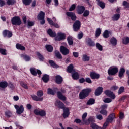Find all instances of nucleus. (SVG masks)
<instances>
[{
  "instance_id": "1",
  "label": "nucleus",
  "mask_w": 129,
  "mask_h": 129,
  "mask_svg": "<svg viewBox=\"0 0 129 129\" xmlns=\"http://www.w3.org/2000/svg\"><path fill=\"white\" fill-rule=\"evenodd\" d=\"M11 23L12 25L20 26V25L22 24V21H21V18H20L19 16H15L12 18Z\"/></svg>"
},
{
  "instance_id": "2",
  "label": "nucleus",
  "mask_w": 129,
  "mask_h": 129,
  "mask_svg": "<svg viewBox=\"0 0 129 129\" xmlns=\"http://www.w3.org/2000/svg\"><path fill=\"white\" fill-rule=\"evenodd\" d=\"M118 72V68L116 66H112L108 70L109 75H115Z\"/></svg>"
},
{
  "instance_id": "3",
  "label": "nucleus",
  "mask_w": 129,
  "mask_h": 129,
  "mask_svg": "<svg viewBox=\"0 0 129 129\" xmlns=\"http://www.w3.org/2000/svg\"><path fill=\"white\" fill-rule=\"evenodd\" d=\"M35 114L40 116H46V111L40 109H35L34 110Z\"/></svg>"
},
{
  "instance_id": "4",
  "label": "nucleus",
  "mask_w": 129,
  "mask_h": 129,
  "mask_svg": "<svg viewBox=\"0 0 129 129\" xmlns=\"http://www.w3.org/2000/svg\"><path fill=\"white\" fill-rule=\"evenodd\" d=\"M61 91V92H57V97L59 98V99H60V100L65 101V100H66V97H65V96L63 95V93H65V92H66V91H65V90L62 89Z\"/></svg>"
},
{
  "instance_id": "5",
  "label": "nucleus",
  "mask_w": 129,
  "mask_h": 129,
  "mask_svg": "<svg viewBox=\"0 0 129 129\" xmlns=\"http://www.w3.org/2000/svg\"><path fill=\"white\" fill-rule=\"evenodd\" d=\"M14 107L16 109V113L17 114H22L24 112V106L22 105L20 106L18 105H15Z\"/></svg>"
},
{
  "instance_id": "6",
  "label": "nucleus",
  "mask_w": 129,
  "mask_h": 129,
  "mask_svg": "<svg viewBox=\"0 0 129 129\" xmlns=\"http://www.w3.org/2000/svg\"><path fill=\"white\" fill-rule=\"evenodd\" d=\"M81 25V24L80 23V21H79V20L76 21L73 25L74 31H75V32H77V30L80 29Z\"/></svg>"
},
{
  "instance_id": "7",
  "label": "nucleus",
  "mask_w": 129,
  "mask_h": 129,
  "mask_svg": "<svg viewBox=\"0 0 129 129\" xmlns=\"http://www.w3.org/2000/svg\"><path fill=\"white\" fill-rule=\"evenodd\" d=\"M30 70L31 74L34 76L37 75V73L39 74V75H41V74H42V72H41V71L39 70L36 69V68H30Z\"/></svg>"
},
{
  "instance_id": "8",
  "label": "nucleus",
  "mask_w": 129,
  "mask_h": 129,
  "mask_svg": "<svg viewBox=\"0 0 129 129\" xmlns=\"http://www.w3.org/2000/svg\"><path fill=\"white\" fill-rule=\"evenodd\" d=\"M66 36L64 33H59L57 36L55 37L56 41H62V40H65Z\"/></svg>"
},
{
  "instance_id": "9",
  "label": "nucleus",
  "mask_w": 129,
  "mask_h": 129,
  "mask_svg": "<svg viewBox=\"0 0 129 129\" xmlns=\"http://www.w3.org/2000/svg\"><path fill=\"white\" fill-rule=\"evenodd\" d=\"M105 94L107 95V96H108L109 97H110L112 99H115V95L113 94V92L109 90H106L104 92Z\"/></svg>"
},
{
  "instance_id": "10",
  "label": "nucleus",
  "mask_w": 129,
  "mask_h": 129,
  "mask_svg": "<svg viewBox=\"0 0 129 129\" xmlns=\"http://www.w3.org/2000/svg\"><path fill=\"white\" fill-rule=\"evenodd\" d=\"M55 105L58 108H60L61 109H63L65 108V105L62 102L60 101L59 100H57L55 102Z\"/></svg>"
},
{
  "instance_id": "11",
  "label": "nucleus",
  "mask_w": 129,
  "mask_h": 129,
  "mask_svg": "<svg viewBox=\"0 0 129 129\" xmlns=\"http://www.w3.org/2000/svg\"><path fill=\"white\" fill-rule=\"evenodd\" d=\"M103 91V88L101 87H98L95 91V95L96 96H99Z\"/></svg>"
},
{
  "instance_id": "12",
  "label": "nucleus",
  "mask_w": 129,
  "mask_h": 129,
  "mask_svg": "<svg viewBox=\"0 0 129 129\" xmlns=\"http://www.w3.org/2000/svg\"><path fill=\"white\" fill-rule=\"evenodd\" d=\"M66 15L68 16V17L71 18L72 21H75V20H76V15H75V13L73 12H68L66 13Z\"/></svg>"
},
{
  "instance_id": "13",
  "label": "nucleus",
  "mask_w": 129,
  "mask_h": 129,
  "mask_svg": "<svg viewBox=\"0 0 129 129\" xmlns=\"http://www.w3.org/2000/svg\"><path fill=\"white\" fill-rule=\"evenodd\" d=\"M3 36L4 37H8V38H11L13 36V33H12V32L5 30L3 31Z\"/></svg>"
},
{
  "instance_id": "14",
  "label": "nucleus",
  "mask_w": 129,
  "mask_h": 129,
  "mask_svg": "<svg viewBox=\"0 0 129 129\" xmlns=\"http://www.w3.org/2000/svg\"><path fill=\"white\" fill-rule=\"evenodd\" d=\"M78 9H77V12L78 14L79 15H81V14H83V12L85 11V7L83 6H78L77 7Z\"/></svg>"
},
{
  "instance_id": "15",
  "label": "nucleus",
  "mask_w": 129,
  "mask_h": 129,
  "mask_svg": "<svg viewBox=\"0 0 129 129\" xmlns=\"http://www.w3.org/2000/svg\"><path fill=\"white\" fill-rule=\"evenodd\" d=\"M90 77L92 79H98L100 77V75L99 74L92 72L90 74Z\"/></svg>"
},
{
  "instance_id": "16",
  "label": "nucleus",
  "mask_w": 129,
  "mask_h": 129,
  "mask_svg": "<svg viewBox=\"0 0 129 129\" xmlns=\"http://www.w3.org/2000/svg\"><path fill=\"white\" fill-rule=\"evenodd\" d=\"M60 51L63 55H68V54H69V50L64 46L60 47Z\"/></svg>"
},
{
  "instance_id": "17",
  "label": "nucleus",
  "mask_w": 129,
  "mask_h": 129,
  "mask_svg": "<svg viewBox=\"0 0 129 129\" xmlns=\"http://www.w3.org/2000/svg\"><path fill=\"white\" fill-rule=\"evenodd\" d=\"M56 91H58V88H54L53 90L49 88L47 90V93L48 94H51V95H55V93H56Z\"/></svg>"
},
{
  "instance_id": "18",
  "label": "nucleus",
  "mask_w": 129,
  "mask_h": 129,
  "mask_svg": "<svg viewBox=\"0 0 129 129\" xmlns=\"http://www.w3.org/2000/svg\"><path fill=\"white\" fill-rule=\"evenodd\" d=\"M86 43L87 45H88V46H90V47H93V46L95 45L94 42L92 41L90 38H87L86 39Z\"/></svg>"
},
{
  "instance_id": "19",
  "label": "nucleus",
  "mask_w": 129,
  "mask_h": 129,
  "mask_svg": "<svg viewBox=\"0 0 129 129\" xmlns=\"http://www.w3.org/2000/svg\"><path fill=\"white\" fill-rule=\"evenodd\" d=\"M62 81L63 79L62 78V77H61L60 75H57L55 76V82H56L57 84H61Z\"/></svg>"
},
{
  "instance_id": "20",
  "label": "nucleus",
  "mask_w": 129,
  "mask_h": 129,
  "mask_svg": "<svg viewBox=\"0 0 129 129\" xmlns=\"http://www.w3.org/2000/svg\"><path fill=\"white\" fill-rule=\"evenodd\" d=\"M63 109V113L62 114L64 118H66V117H68V115H69V109L68 108H64Z\"/></svg>"
},
{
  "instance_id": "21",
  "label": "nucleus",
  "mask_w": 129,
  "mask_h": 129,
  "mask_svg": "<svg viewBox=\"0 0 129 129\" xmlns=\"http://www.w3.org/2000/svg\"><path fill=\"white\" fill-rule=\"evenodd\" d=\"M20 57L21 58H23V59H24L26 61V62H29V61L31 60V57H30L29 55L22 54L20 55Z\"/></svg>"
},
{
  "instance_id": "22",
  "label": "nucleus",
  "mask_w": 129,
  "mask_h": 129,
  "mask_svg": "<svg viewBox=\"0 0 129 129\" xmlns=\"http://www.w3.org/2000/svg\"><path fill=\"white\" fill-rule=\"evenodd\" d=\"M31 97L32 99L35 101H43V100L44 99L43 98H39L36 95H31Z\"/></svg>"
},
{
  "instance_id": "23",
  "label": "nucleus",
  "mask_w": 129,
  "mask_h": 129,
  "mask_svg": "<svg viewBox=\"0 0 129 129\" xmlns=\"http://www.w3.org/2000/svg\"><path fill=\"white\" fill-rule=\"evenodd\" d=\"M72 76L74 80H77V79H79V74L75 71L72 73Z\"/></svg>"
},
{
  "instance_id": "24",
  "label": "nucleus",
  "mask_w": 129,
  "mask_h": 129,
  "mask_svg": "<svg viewBox=\"0 0 129 129\" xmlns=\"http://www.w3.org/2000/svg\"><path fill=\"white\" fill-rule=\"evenodd\" d=\"M67 71L68 72H69V73H72V74L74 72H75V70L73 69V65L72 64H70L68 67Z\"/></svg>"
},
{
  "instance_id": "25",
  "label": "nucleus",
  "mask_w": 129,
  "mask_h": 129,
  "mask_svg": "<svg viewBox=\"0 0 129 129\" xmlns=\"http://www.w3.org/2000/svg\"><path fill=\"white\" fill-rule=\"evenodd\" d=\"M86 116H87V113H84L82 116V122L85 124V123H87Z\"/></svg>"
},
{
  "instance_id": "26",
  "label": "nucleus",
  "mask_w": 129,
  "mask_h": 129,
  "mask_svg": "<svg viewBox=\"0 0 129 129\" xmlns=\"http://www.w3.org/2000/svg\"><path fill=\"white\" fill-rule=\"evenodd\" d=\"M37 18L38 20H44L45 19V12L40 11Z\"/></svg>"
},
{
  "instance_id": "27",
  "label": "nucleus",
  "mask_w": 129,
  "mask_h": 129,
  "mask_svg": "<svg viewBox=\"0 0 129 129\" xmlns=\"http://www.w3.org/2000/svg\"><path fill=\"white\" fill-rule=\"evenodd\" d=\"M97 5L100 7L102 9H104L105 8V3L103 2L102 1L100 0H96Z\"/></svg>"
},
{
  "instance_id": "28",
  "label": "nucleus",
  "mask_w": 129,
  "mask_h": 129,
  "mask_svg": "<svg viewBox=\"0 0 129 129\" xmlns=\"http://www.w3.org/2000/svg\"><path fill=\"white\" fill-rule=\"evenodd\" d=\"M47 33L50 37H52V38H54V37H56V33L55 32L53 31L52 29H49L47 31Z\"/></svg>"
},
{
  "instance_id": "29",
  "label": "nucleus",
  "mask_w": 129,
  "mask_h": 129,
  "mask_svg": "<svg viewBox=\"0 0 129 129\" xmlns=\"http://www.w3.org/2000/svg\"><path fill=\"white\" fill-rule=\"evenodd\" d=\"M114 118H115V115L114 114H111L108 116V118L107 119V120L109 122H112Z\"/></svg>"
},
{
  "instance_id": "30",
  "label": "nucleus",
  "mask_w": 129,
  "mask_h": 129,
  "mask_svg": "<svg viewBox=\"0 0 129 129\" xmlns=\"http://www.w3.org/2000/svg\"><path fill=\"white\" fill-rule=\"evenodd\" d=\"M124 72H125V69H124V68H122L120 69L119 71V77H120V78H122L124 74Z\"/></svg>"
},
{
  "instance_id": "31",
  "label": "nucleus",
  "mask_w": 129,
  "mask_h": 129,
  "mask_svg": "<svg viewBox=\"0 0 129 129\" xmlns=\"http://www.w3.org/2000/svg\"><path fill=\"white\" fill-rule=\"evenodd\" d=\"M110 42L112 46H116V45H117V40L115 38H112L110 39Z\"/></svg>"
},
{
  "instance_id": "32",
  "label": "nucleus",
  "mask_w": 129,
  "mask_h": 129,
  "mask_svg": "<svg viewBox=\"0 0 129 129\" xmlns=\"http://www.w3.org/2000/svg\"><path fill=\"white\" fill-rule=\"evenodd\" d=\"M90 59V57L86 54H83L82 56V61L84 62H88Z\"/></svg>"
},
{
  "instance_id": "33",
  "label": "nucleus",
  "mask_w": 129,
  "mask_h": 129,
  "mask_svg": "<svg viewBox=\"0 0 129 129\" xmlns=\"http://www.w3.org/2000/svg\"><path fill=\"white\" fill-rule=\"evenodd\" d=\"M16 48L17 50H21V51H24L26 49L23 46L19 43L16 44Z\"/></svg>"
},
{
  "instance_id": "34",
  "label": "nucleus",
  "mask_w": 129,
  "mask_h": 129,
  "mask_svg": "<svg viewBox=\"0 0 129 129\" xmlns=\"http://www.w3.org/2000/svg\"><path fill=\"white\" fill-rule=\"evenodd\" d=\"M8 87V82L6 81H3L0 82V87L1 88H6Z\"/></svg>"
},
{
  "instance_id": "35",
  "label": "nucleus",
  "mask_w": 129,
  "mask_h": 129,
  "mask_svg": "<svg viewBox=\"0 0 129 129\" xmlns=\"http://www.w3.org/2000/svg\"><path fill=\"white\" fill-rule=\"evenodd\" d=\"M92 90L90 88L84 89L82 90L83 92H84L85 94L88 96V95L91 92Z\"/></svg>"
},
{
  "instance_id": "36",
  "label": "nucleus",
  "mask_w": 129,
  "mask_h": 129,
  "mask_svg": "<svg viewBox=\"0 0 129 129\" xmlns=\"http://www.w3.org/2000/svg\"><path fill=\"white\" fill-rule=\"evenodd\" d=\"M119 18H120V15L119 14H116L112 17L113 21H118Z\"/></svg>"
},
{
  "instance_id": "37",
  "label": "nucleus",
  "mask_w": 129,
  "mask_h": 129,
  "mask_svg": "<svg viewBox=\"0 0 129 129\" xmlns=\"http://www.w3.org/2000/svg\"><path fill=\"white\" fill-rule=\"evenodd\" d=\"M122 43L124 45H127L129 44V37H124L122 39Z\"/></svg>"
},
{
  "instance_id": "38",
  "label": "nucleus",
  "mask_w": 129,
  "mask_h": 129,
  "mask_svg": "<svg viewBox=\"0 0 129 129\" xmlns=\"http://www.w3.org/2000/svg\"><path fill=\"white\" fill-rule=\"evenodd\" d=\"M67 41L70 46L73 45V39L72 38V37L71 36L68 37L67 38Z\"/></svg>"
},
{
  "instance_id": "39",
  "label": "nucleus",
  "mask_w": 129,
  "mask_h": 129,
  "mask_svg": "<svg viewBox=\"0 0 129 129\" xmlns=\"http://www.w3.org/2000/svg\"><path fill=\"white\" fill-rule=\"evenodd\" d=\"M49 78H50L49 75L45 74L42 77V80L44 81V82L47 83L48 82V81H49Z\"/></svg>"
},
{
  "instance_id": "40",
  "label": "nucleus",
  "mask_w": 129,
  "mask_h": 129,
  "mask_svg": "<svg viewBox=\"0 0 129 129\" xmlns=\"http://www.w3.org/2000/svg\"><path fill=\"white\" fill-rule=\"evenodd\" d=\"M95 102V100L94 99L91 98L87 101V105H92V104H94Z\"/></svg>"
},
{
  "instance_id": "41",
  "label": "nucleus",
  "mask_w": 129,
  "mask_h": 129,
  "mask_svg": "<svg viewBox=\"0 0 129 129\" xmlns=\"http://www.w3.org/2000/svg\"><path fill=\"white\" fill-rule=\"evenodd\" d=\"M79 97L80 99H83L85 98V97H87V96L85 94L84 92H83V91H82V92H81L79 94Z\"/></svg>"
},
{
  "instance_id": "42",
  "label": "nucleus",
  "mask_w": 129,
  "mask_h": 129,
  "mask_svg": "<svg viewBox=\"0 0 129 129\" xmlns=\"http://www.w3.org/2000/svg\"><path fill=\"white\" fill-rule=\"evenodd\" d=\"M96 47L97 49L99 50V51H103V47L102 46V45H101V44H99V43H97L96 44Z\"/></svg>"
},
{
  "instance_id": "43",
  "label": "nucleus",
  "mask_w": 129,
  "mask_h": 129,
  "mask_svg": "<svg viewBox=\"0 0 129 129\" xmlns=\"http://www.w3.org/2000/svg\"><path fill=\"white\" fill-rule=\"evenodd\" d=\"M49 63L50 65H51V66H52V67H53V68H58V67H59V66L56 64V63H55V62L53 60H49Z\"/></svg>"
},
{
  "instance_id": "44",
  "label": "nucleus",
  "mask_w": 129,
  "mask_h": 129,
  "mask_svg": "<svg viewBox=\"0 0 129 129\" xmlns=\"http://www.w3.org/2000/svg\"><path fill=\"white\" fill-rule=\"evenodd\" d=\"M100 34H101V29L100 28H97L95 32V36L97 37H99Z\"/></svg>"
},
{
  "instance_id": "45",
  "label": "nucleus",
  "mask_w": 129,
  "mask_h": 129,
  "mask_svg": "<svg viewBox=\"0 0 129 129\" xmlns=\"http://www.w3.org/2000/svg\"><path fill=\"white\" fill-rule=\"evenodd\" d=\"M104 38L107 39L109 37V31L108 30H105L103 34Z\"/></svg>"
},
{
  "instance_id": "46",
  "label": "nucleus",
  "mask_w": 129,
  "mask_h": 129,
  "mask_svg": "<svg viewBox=\"0 0 129 129\" xmlns=\"http://www.w3.org/2000/svg\"><path fill=\"white\" fill-rule=\"evenodd\" d=\"M46 48L48 52H52L53 51V46L50 45H46Z\"/></svg>"
},
{
  "instance_id": "47",
  "label": "nucleus",
  "mask_w": 129,
  "mask_h": 129,
  "mask_svg": "<svg viewBox=\"0 0 129 129\" xmlns=\"http://www.w3.org/2000/svg\"><path fill=\"white\" fill-rule=\"evenodd\" d=\"M7 4L8 6H11V5H14L16 1L15 0H6Z\"/></svg>"
},
{
  "instance_id": "48",
  "label": "nucleus",
  "mask_w": 129,
  "mask_h": 129,
  "mask_svg": "<svg viewBox=\"0 0 129 129\" xmlns=\"http://www.w3.org/2000/svg\"><path fill=\"white\" fill-rule=\"evenodd\" d=\"M5 115L7 117H11L13 115V114L11 111L8 110L5 112Z\"/></svg>"
},
{
  "instance_id": "49",
  "label": "nucleus",
  "mask_w": 129,
  "mask_h": 129,
  "mask_svg": "<svg viewBox=\"0 0 129 129\" xmlns=\"http://www.w3.org/2000/svg\"><path fill=\"white\" fill-rule=\"evenodd\" d=\"M37 95L38 97H42L44 95V92L42 90L38 91L37 93Z\"/></svg>"
},
{
  "instance_id": "50",
  "label": "nucleus",
  "mask_w": 129,
  "mask_h": 129,
  "mask_svg": "<svg viewBox=\"0 0 129 129\" xmlns=\"http://www.w3.org/2000/svg\"><path fill=\"white\" fill-rule=\"evenodd\" d=\"M37 55L40 61H44V57L40 52H37Z\"/></svg>"
},
{
  "instance_id": "51",
  "label": "nucleus",
  "mask_w": 129,
  "mask_h": 129,
  "mask_svg": "<svg viewBox=\"0 0 129 129\" xmlns=\"http://www.w3.org/2000/svg\"><path fill=\"white\" fill-rule=\"evenodd\" d=\"M32 2V0H23V3L26 6H28Z\"/></svg>"
},
{
  "instance_id": "52",
  "label": "nucleus",
  "mask_w": 129,
  "mask_h": 129,
  "mask_svg": "<svg viewBox=\"0 0 129 129\" xmlns=\"http://www.w3.org/2000/svg\"><path fill=\"white\" fill-rule=\"evenodd\" d=\"M101 114L106 116L107 115V111L105 109H101L100 111Z\"/></svg>"
},
{
  "instance_id": "53",
  "label": "nucleus",
  "mask_w": 129,
  "mask_h": 129,
  "mask_svg": "<svg viewBox=\"0 0 129 129\" xmlns=\"http://www.w3.org/2000/svg\"><path fill=\"white\" fill-rule=\"evenodd\" d=\"M87 123H85V124H89L90 122H93V121H94V119L90 117L88 119H87Z\"/></svg>"
},
{
  "instance_id": "54",
  "label": "nucleus",
  "mask_w": 129,
  "mask_h": 129,
  "mask_svg": "<svg viewBox=\"0 0 129 129\" xmlns=\"http://www.w3.org/2000/svg\"><path fill=\"white\" fill-rule=\"evenodd\" d=\"M103 101H104L105 103H110V102L112 101V100H111L110 98H107L104 99Z\"/></svg>"
},
{
  "instance_id": "55",
  "label": "nucleus",
  "mask_w": 129,
  "mask_h": 129,
  "mask_svg": "<svg viewBox=\"0 0 129 129\" xmlns=\"http://www.w3.org/2000/svg\"><path fill=\"white\" fill-rule=\"evenodd\" d=\"M55 56L57 58H58V59H62V56L59 51H55Z\"/></svg>"
},
{
  "instance_id": "56",
  "label": "nucleus",
  "mask_w": 129,
  "mask_h": 129,
  "mask_svg": "<svg viewBox=\"0 0 129 129\" xmlns=\"http://www.w3.org/2000/svg\"><path fill=\"white\" fill-rule=\"evenodd\" d=\"M123 6L127 9H129V3L127 2L124 1L123 2Z\"/></svg>"
},
{
  "instance_id": "57",
  "label": "nucleus",
  "mask_w": 129,
  "mask_h": 129,
  "mask_svg": "<svg viewBox=\"0 0 129 129\" xmlns=\"http://www.w3.org/2000/svg\"><path fill=\"white\" fill-rule=\"evenodd\" d=\"M124 92V87H121L118 91V94H121L122 92Z\"/></svg>"
},
{
  "instance_id": "58",
  "label": "nucleus",
  "mask_w": 129,
  "mask_h": 129,
  "mask_svg": "<svg viewBox=\"0 0 129 129\" xmlns=\"http://www.w3.org/2000/svg\"><path fill=\"white\" fill-rule=\"evenodd\" d=\"M91 127H92V128L93 129H97L98 127V126H97V125H96L94 123H92L91 124Z\"/></svg>"
},
{
  "instance_id": "59",
  "label": "nucleus",
  "mask_w": 129,
  "mask_h": 129,
  "mask_svg": "<svg viewBox=\"0 0 129 129\" xmlns=\"http://www.w3.org/2000/svg\"><path fill=\"white\" fill-rule=\"evenodd\" d=\"M0 53L2 55H7V53H6V49L0 48Z\"/></svg>"
},
{
  "instance_id": "60",
  "label": "nucleus",
  "mask_w": 129,
  "mask_h": 129,
  "mask_svg": "<svg viewBox=\"0 0 129 129\" xmlns=\"http://www.w3.org/2000/svg\"><path fill=\"white\" fill-rule=\"evenodd\" d=\"M76 6L75 4H73L71 6V8L69 9L70 12H72V11H74L75 10Z\"/></svg>"
},
{
  "instance_id": "61",
  "label": "nucleus",
  "mask_w": 129,
  "mask_h": 129,
  "mask_svg": "<svg viewBox=\"0 0 129 129\" xmlns=\"http://www.w3.org/2000/svg\"><path fill=\"white\" fill-rule=\"evenodd\" d=\"M89 15V11L88 10L85 11L83 14L84 17H87Z\"/></svg>"
},
{
  "instance_id": "62",
  "label": "nucleus",
  "mask_w": 129,
  "mask_h": 129,
  "mask_svg": "<svg viewBox=\"0 0 129 129\" xmlns=\"http://www.w3.org/2000/svg\"><path fill=\"white\" fill-rule=\"evenodd\" d=\"M96 118H97V119H99V120H102V119H103V117H102V115L99 114L96 115Z\"/></svg>"
},
{
  "instance_id": "63",
  "label": "nucleus",
  "mask_w": 129,
  "mask_h": 129,
  "mask_svg": "<svg viewBox=\"0 0 129 129\" xmlns=\"http://www.w3.org/2000/svg\"><path fill=\"white\" fill-rule=\"evenodd\" d=\"M85 81L87 82V83H92V81H91V79L89 78H86Z\"/></svg>"
},
{
  "instance_id": "64",
  "label": "nucleus",
  "mask_w": 129,
  "mask_h": 129,
  "mask_svg": "<svg viewBox=\"0 0 129 129\" xmlns=\"http://www.w3.org/2000/svg\"><path fill=\"white\" fill-rule=\"evenodd\" d=\"M109 122L107 121V120H106V121L104 123V124L103 125V128L105 129L106 128L107 125H108V123Z\"/></svg>"
}]
</instances>
